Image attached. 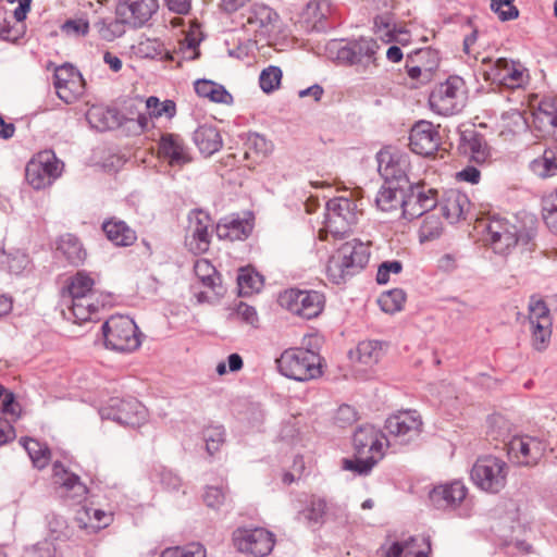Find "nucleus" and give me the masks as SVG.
<instances>
[{
	"label": "nucleus",
	"mask_w": 557,
	"mask_h": 557,
	"mask_svg": "<svg viewBox=\"0 0 557 557\" xmlns=\"http://www.w3.org/2000/svg\"><path fill=\"white\" fill-rule=\"evenodd\" d=\"M145 111H138L137 125L140 132L149 128L152 117L166 116L172 119L176 114V104L173 100L160 101L158 97L150 96L145 101Z\"/></svg>",
	"instance_id": "cd10ccee"
},
{
	"label": "nucleus",
	"mask_w": 557,
	"mask_h": 557,
	"mask_svg": "<svg viewBox=\"0 0 557 557\" xmlns=\"http://www.w3.org/2000/svg\"><path fill=\"white\" fill-rule=\"evenodd\" d=\"M63 162L53 151L38 152L26 165V180L35 189L50 186L62 173Z\"/></svg>",
	"instance_id": "9b49d317"
},
{
	"label": "nucleus",
	"mask_w": 557,
	"mask_h": 557,
	"mask_svg": "<svg viewBox=\"0 0 557 557\" xmlns=\"http://www.w3.org/2000/svg\"><path fill=\"white\" fill-rule=\"evenodd\" d=\"M534 236L535 232L532 227L518 230L515 224L510 223L509 227L500 231L499 239L495 238L491 247L499 255L508 253L516 246L521 247L522 251H530L534 246Z\"/></svg>",
	"instance_id": "4be33fe9"
},
{
	"label": "nucleus",
	"mask_w": 557,
	"mask_h": 557,
	"mask_svg": "<svg viewBox=\"0 0 557 557\" xmlns=\"http://www.w3.org/2000/svg\"><path fill=\"white\" fill-rule=\"evenodd\" d=\"M470 208L471 202L469 197L457 189L448 190L441 203L442 213L450 223L465 220Z\"/></svg>",
	"instance_id": "c85d7f7f"
},
{
	"label": "nucleus",
	"mask_w": 557,
	"mask_h": 557,
	"mask_svg": "<svg viewBox=\"0 0 557 557\" xmlns=\"http://www.w3.org/2000/svg\"><path fill=\"white\" fill-rule=\"evenodd\" d=\"M553 320H541L529 323L531 343L534 349L545 350L552 337Z\"/></svg>",
	"instance_id": "ea45409f"
},
{
	"label": "nucleus",
	"mask_w": 557,
	"mask_h": 557,
	"mask_svg": "<svg viewBox=\"0 0 557 557\" xmlns=\"http://www.w3.org/2000/svg\"><path fill=\"white\" fill-rule=\"evenodd\" d=\"M99 414L103 420H112L119 424L136 428L141 425L147 419L145 406L136 398L112 397L99 409Z\"/></svg>",
	"instance_id": "1a4fd4ad"
},
{
	"label": "nucleus",
	"mask_w": 557,
	"mask_h": 557,
	"mask_svg": "<svg viewBox=\"0 0 557 557\" xmlns=\"http://www.w3.org/2000/svg\"><path fill=\"white\" fill-rule=\"evenodd\" d=\"M515 0H491V9L497 13L499 20L510 21L519 15L518 9L513 5Z\"/></svg>",
	"instance_id": "052dcab7"
},
{
	"label": "nucleus",
	"mask_w": 557,
	"mask_h": 557,
	"mask_svg": "<svg viewBox=\"0 0 557 557\" xmlns=\"http://www.w3.org/2000/svg\"><path fill=\"white\" fill-rule=\"evenodd\" d=\"M53 86L58 97L67 104L77 101L85 92L83 75L69 63L55 67Z\"/></svg>",
	"instance_id": "f3484780"
},
{
	"label": "nucleus",
	"mask_w": 557,
	"mask_h": 557,
	"mask_svg": "<svg viewBox=\"0 0 557 557\" xmlns=\"http://www.w3.org/2000/svg\"><path fill=\"white\" fill-rule=\"evenodd\" d=\"M57 251L61 253L69 263L82 264L86 259V250L81 240L73 234L62 235L57 242Z\"/></svg>",
	"instance_id": "f704fd0d"
},
{
	"label": "nucleus",
	"mask_w": 557,
	"mask_h": 557,
	"mask_svg": "<svg viewBox=\"0 0 557 557\" xmlns=\"http://www.w3.org/2000/svg\"><path fill=\"white\" fill-rule=\"evenodd\" d=\"M160 557H207V550L200 543L165 548Z\"/></svg>",
	"instance_id": "8fccbe9b"
},
{
	"label": "nucleus",
	"mask_w": 557,
	"mask_h": 557,
	"mask_svg": "<svg viewBox=\"0 0 557 557\" xmlns=\"http://www.w3.org/2000/svg\"><path fill=\"white\" fill-rule=\"evenodd\" d=\"M158 8L157 0H129L116 7V15L132 27H141Z\"/></svg>",
	"instance_id": "393cba45"
},
{
	"label": "nucleus",
	"mask_w": 557,
	"mask_h": 557,
	"mask_svg": "<svg viewBox=\"0 0 557 557\" xmlns=\"http://www.w3.org/2000/svg\"><path fill=\"white\" fill-rule=\"evenodd\" d=\"M251 228L248 221L227 216L216 224L215 232L220 239L243 240L248 237Z\"/></svg>",
	"instance_id": "72a5a7b5"
},
{
	"label": "nucleus",
	"mask_w": 557,
	"mask_h": 557,
	"mask_svg": "<svg viewBox=\"0 0 557 557\" xmlns=\"http://www.w3.org/2000/svg\"><path fill=\"white\" fill-rule=\"evenodd\" d=\"M243 16L246 29L261 37H268L274 32L278 18L270 7L261 3L252 4Z\"/></svg>",
	"instance_id": "b1692460"
},
{
	"label": "nucleus",
	"mask_w": 557,
	"mask_h": 557,
	"mask_svg": "<svg viewBox=\"0 0 557 557\" xmlns=\"http://www.w3.org/2000/svg\"><path fill=\"white\" fill-rule=\"evenodd\" d=\"M126 22L123 18H106L95 23L94 27L99 37L106 41H113L125 33Z\"/></svg>",
	"instance_id": "79ce46f5"
},
{
	"label": "nucleus",
	"mask_w": 557,
	"mask_h": 557,
	"mask_svg": "<svg viewBox=\"0 0 557 557\" xmlns=\"http://www.w3.org/2000/svg\"><path fill=\"white\" fill-rule=\"evenodd\" d=\"M211 216L201 209H194L188 213V225L185 235V245L194 255L208 251L211 235Z\"/></svg>",
	"instance_id": "6ab92c4d"
},
{
	"label": "nucleus",
	"mask_w": 557,
	"mask_h": 557,
	"mask_svg": "<svg viewBox=\"0 0 557 557\" xmlns=\"http://www.w3.org/2000/svg\"><path fill=\"white\" fill-rule=\"evenodd\" d=\"M546 444L535 436H513L507 444L509 460L520 467H534L542 459Z\"/></svg>",
	"instance_id": "2eb2a0df"
},
{
	"label": "nucleus",
	"mask_w": 557,
	"mask_h": 557,
	"mask_svg": "<svg viewBox=\"0 0 557 557\" xmlns=\"http://www.w3.org/2000/svg\"><path fill=\"white\" fill-rule=\"evenodd\" d=\"M385 429L395 443L406 445L421 434L422 419L416 410L400 411L386 419Z\"/></svg>",
	"instance_id": "dca6fc26"
},
{
	"label": "nucleus",
	"mask_w": 557,
	"mask_h": 557,
	"mask_svg": "<svg viewBox=\"0 0 557 557\" xmlns=\"http://www.w3.org/2000/svg\"><path fill=\"white\" fill-rule=\"evenodd\" d=\"M486 76L492 83L508 89L522 88L529 82L527 69L521 63L505 58L497 59Z\"/></svg>",
	"instance_id": "aec40b11"
},
{
	"label": "nucleus",
	"mask_w": 557,
	"mask_h": 557,
	"mask_svg": "<svg viewBox=\"0 0 557 557\" xmlns=\"http://www.w3.org/2000/svg\"><path fill=\"white\" fill-rule=\"evenodd\" d=\"M403 271V263L398 260L384 261L379 265L376 273V282L380 285L387 284L391 274H399Z\"/></svg>",
	"instance_id": "e2e57ef3"
},
{
	"label": "nucleus",
	"mask_w": 557,
	"mask_h": 557,
	"mask_svg": "<svg viewBox=\"0 0 557 557\" xmlns=\"http://www.w3.org/2000/svg\"><path fill=\"white\" fill-rule=\"evenodd\" d=\"M88 30L89 23L85 18H71L61 25V32L67 36H85Z\"/></svg>",
	"instance_id": "0e129e2a"
},
{
	"label": "nucleus",
	"mask_w": 557,
	"mask_h": 557,
	"mask_svg": "<svg viewBox=\"0 0 557 557\" xmlns=\"http://www.w3.org/2000/svg\"><path fill=\"white\" fill-rule=\"evenodd\" d=\"M282 79V71L278 66L270 65L264 69L259 77L261 89L269 94L278 88Z\"/></svg>",
	"instance_id": "603ef678"
},
{
	"label": "nucleus",
	"mask_w": 557,
	"mask_h": 557,
	"mask_svg": "<svg viewBox=\"0 0 557 557\" xmlns=\"http://www.w3.org/2000/svg\"><path fill=\"white\" fill-rule=\"evenodd\" d=\"M110 119H113L111 111H106L99 107H92L87 112V120L90 125L99 131H106L111 127Z\"/></svg>",
	"instance_id": "13d9d810"
},
{
	"label": "nucleus",
	"mask_w": 557,
	"mask_h": 557,
	"mask_svg": "<svg viewBox=\"0 0 557 557\" xmlns=\"http://www.w3.org/2000/svg\"><path fill=\"white\" fill-rule=\"evenodd\" d=\"M193 139L199 151L206 157L219 151L223 145L218 128L207 124L199 126L194 132Z\"/></svg>",
	"instance_id": "2f4dec72"
},
{
	"label": "nucleus",
	"mask_w": 557,
	"mask_h": 557,
	"mask_svg": "<svg viewBox=\"0 0 557 557\" xmlns=\"http://www.w3.org/2000/svg\"><path fill=\"white\" fill-rule=\"evenodd\" d=\"M377 171L384 183L406 187L410 181L408 170L410 166L409 157L396 149L384 148L376 154Z\"/></svg>",
	"instance_id": "ddd939ff"
},
{
	"label": "nucleus",
	"mask_w": 557,
	"mask_h": 557,
	"mask_svg": "<svg viewBox=\"0 0 557 557\" xmlns=\"http://www.w3.org/2000/svg\"><path fill=\"white\" fill-rule=\"evenodd\" d=\"M406 187L386 184L381 187L376 197V207L383 212L400 211L404 215Z\"/></svg>",
	"instance_id": "c756f323"
},
{
	"label": "nucleus",
	"mask_w": 557,
	"mask_h": 557,
	"mask_svg": "<svg viewBox=\"0 0 557 557\" xmlns=\"http://www.w3.org/2000/svg\"><path fill=\"white\" fill-rule=\"evenodd\" d=\"M94 278L84 271H78L67 283V292L71 297V306L64 315L73 323L82 324L92 320L100 308L94 289ZM103 306V304H101Z\"/></svg>",
	"instance_id": "f03ea898"
},
{
	"label": "nucleus",
	"mask_w": 557,
	"mask_h": 557,
	"mask_svg": "<svg viewBox=\"0 0 557 557\" xmlns=\"http://www.w3.org/2000/svg\"><path fill=\"white\" fill-rule=\"evenodd\" d=\"M195 91L199 97L208 98L216 103L232 102V95L220 84L208 79H198L195 83Z\"/></svg>",
	"instance_id": "c9c22d12"
},
{
	"label": "nucleus",
	"mask_w": 557,
	"mask_h": 557,
	"mask_svg": "<svg viewBox=\"0 0 557 557\" xmlns=\"http://www.w3.org/2000/svg\"><path fill=\"white\" fill-rule=\"evenodd\" d=\"M437 190L424 183H409L405 193L404 216L412 220L422 216L437 206Z\"/></svg>",
	"instance_id": "a211bd4d"
},
{
	"label": "nucleus",
	"mask_w": 557,
	"mask_h": 557,
	"mask_svg": "<svg viewBox=\"0 0 557 557\" xmlns=\"http://www.w3.org/2000/svg\"><path fill=\"white\" fill-rule=\"evenodd\" d=\"M198 44L195 41V39H186V42L182 45L181 50L175 52V55H171V60H177L178 64H181V61L187 60L193 61L196 60L200 52L197 49Z\"/></svg>",
	"instance_id": "69168bd1"
},
{
	"label": "nucleus",
	"mask_w": 557,
	"mask_h": 557,
	"mask_svg": "<svg viewBox=\"0 0 557 557\" xmlns=\"http://www.w3.org/2000/svg\"><path fill=\"white\" fill-rule=\"evenodd\" d=\"M20 442L27 451L35 468L41 470L49 463L51 453L46 444H41L32 437L21 438Z\"/></svg>",
	"instance_id": "58836bf2"
},
{
	"label": "nucleus",
	"mask_w": 557,
	"mask_h": 557,
	"mask_svg": "<svg viewBox=\"0 0 557 557\" xmlns=\"http://www.w3.org/2000/svg\"><path fill=\"white\" fill-rule=\"evenodd\" d=\"M358 205L346 196L335 197L326 202L325 227L335 235L346 234L357 223Z\"/></svg>",
	"instance_id": "f8f14e48"
},
{
	"label": "nucleus",
	"mask_w": 557,
	"mask_h": 557,
	"mask_svg": "<svg viewBox=\"0 0 557 557\" xmlns=\"http://www.w3.org/2000/svg\"><path fill=\"white\" fill-rule=\"evenodd\" d=\"M52 470L53 484L60 497L71 499L76 504H81L85 500L88 488L77 474L70 472L59 461L53 463Z\"/></svg>",
	"instance_id": "412c9836"
},
{
	"label": "nucleus",
	"mask_w": 557,
	"mask_h": 557,
	"mask_svg": "<svg viewBox=\"0 0 557 557\" xmlns=\"http://www.w3.org/2000/svg\"><path fill=\"white\" fill-rule=\"evenodd\" d=\"M468 488L461 481H453L450 483L435 486L430 492V502L437 509H455L466 498Z\"/></svg>",
	"instance_id": "a878e982"
},
{
	"label": "nucleus",
	"mask_w": 557,
	"mask_h": 557,
	"mask_svg": "<svg viewBox=\"0 0 557 557\" xmlns=\"http://www.w3.org/2000/svg\"><path fill=\"white\" fill-rule=\"evenodd\" d=\"M247 152H255L258 157L264 158L272 151V144L262 135L253 133L248 136Z\"/></svg>",
	"instance_id": "6e6d98bb"
},
{
	"label": "nucleus",
	"mask_w": 557,
	"mask_h": 557,
	"mask_svg": "<svg viewBox=\"0 0 557 557\" xmlns=\"http://www.w3.org/2000/svg\"><path fill=\"white\" fill-rule=\"evenodd\" d=\"M102 230L107 238L116 246H131L136 239V232L132 230L124 221L112 218L104 221Z\"/></svg>",
	"instance_id": "473e14b6"
},
{
	"label": "nucleus",
	"mask_w": 557,
	"mask_h": 557,
	"mask_svg": "<svg viewBox=\"0 0 557 557\" xmlns=\"http://www.w3.org/2000/svg\"><path fill=\"white\" fill-rule=\"evenodd\" d=\"M507 474V463L495 456L478 458L470 472L473 484L491 494H496L505 487Z\"/></svg>",
	"instance_id": "0eeeda50"
},
{
	"label": "nucleus",
	"mask_w": 557,
	"mask_h": 557,
	"mask_svg": "<svg viewBox=\"0 0 557 557\" xmlns=\"http://www.w3.org/2000/svg\"><path fill=\"white\" fill-rule=\"evenodd\" d=\"M463 140L466 141L465 150L471 154V158L476 163H483L486 161L488 151L485 141L480 135L471 133L469 137L465 135Z\"/></svg>",
	"instance_id": "49530a36"
},
{
	"label": "nucleus",
	"mask_w": 557,
	"mask_h": 557,
	"mask_svg": "<svg viewBox=\"0 0 557 557\" xmlns=\"http://www.w3.org/2000/svg\"><path fill=\"white\" fill-rule=\"evenodd\" d=\"M406 70L408 76L413 79L418 81L421 84H425L432 79V75L428 72V69L423 67L422 65L418 63H411L410 60H407Z\"/></svg>",
	"instance_id": "338daca9"
},
{
	"label": "nucleus",
	"mask_w": 557,
	"mask_h": 557,
	"mask_svg": "<svg viewBox=\"0 0 557 557\" xmlns=\"http://www.w3.org/2000/svg\"><path fill=\"white\" fill-rule=\"evenodd\" d=\"M278 304L290 313L309 320L322 312L324 296L317 290L289 288L280 294Z\"/></svg>",
	"instance_id": "9d476101"
},
{
	"label": "nucleus",
	"mask_w": 557,
	"mask_h": 557,
	"mask_svg": "<svg viewBox=\"0 0 557 557\" xmlns=\"http://www.w3.org/2000/svg\"><path fill=\"white\" fill-rule=\"evenodd\" d=\"M206 449L209 455H214L225 441V431L222 425H209L202 431Z\"/></svg>",
	"instance_id": "de8ad7c7"
},
{
	"label": "nucleus",
	"mask_w": 557,
	"mask_h": 557,
	"mask_svg": "<svg viewBox=\"0 0 557 557\" xmlns=\"http://www.w3.org/2000/svg\"><path fill=\"white\" fill-rule=\"evenodd\" d=\"M510 222L499 215H492L484 222V230L486 231V240L490 245L494 242L495 238L499 239L500 231H504L505 227H509Z\"/></svg>",
	"instance_id": "bf43d9fd"
},
{
	"label": "nucleus",
	"mask_w": 557,
	"mask_h": 557,
	"mask_svg": "<svg viewBox=\"0 0 557 557\" xmlns=\"http://www.w3.org/2000/svg\"><path fill=\"white\" fill-rule=\"evenodd\" d=\"M332 509L333 507L329 506L324 499L313 497L301 515L310 524H320L332 515Z\"/></svg>",
	"instance_id": "a19ab883"
},
{
	"label": "nucleus",
	"mask_w": 557,
	"mask_h": 557,
	"mask_svg": "<svg viewBox=\"0 0 557 557\" xmlns=\"http://www.w3.org/2000/svg\"><path fill=\"white\" fill-rule=\"evenodd\" d=\"M329 53L339 63L360 64L364 67L375 65V54L380 49L379 44L367 37L358 40L345 42L344 40H335L329 45Z\"/></svg>",
	"instance_id": "6e6552de"
},
{
	"label": "nucleus",
	"mask_w": 557,
	"mask_h": 557,
	"mask_svg": "<svg viewBox=\"0 0 557 557\" xmlns=\"http://www.w3.org/2000/svg\"><path fill=\"white\" fill-rule=\"evenodd\" d=\"M440 144V133L431 122L419 121L410 131L409 146L417 154L429 157L438 149Z\"/></svg>",
	"instance_id": "5701e85b"
},
{
	"label": "nucleus",
	"mask_w": 557,
	"mask_h": 557,
	"mask_svg": "<svg viewBox=\"0 0 557 557\" xmlns=\"http://www.w3.org/2000/svg\"><path fill=\"white\" fill-rule=\"evenodd\" d=\"M467 99L468 92L465 81L460 76L451 75L432 89L429 96V104L436 114L450 116L463 110Z\"/></svg>",
	"instance_id": "39448f33"
},
{
	"label": "nucleus",
	"mask_w": 557,
	"mask_h": 557,
	"mask_svg": "<svg viewBox=\"0 0 557 557\" xmlns=\"http://www.w3.org/2000/svg\"><path fill=\"white\" fill-rule=\"evenodd\" d=\"M159 153L171 166H183L191 161L189 149L176 134L168 133L161 136Z\"/></svg>",
	"instance_id": "bb28decb"
},
{
	"label": "nucleus",
	"mask_w": 557,
	"mask_h": 557,
	"mask_svg": "<svg viewBox=\"0 0 557 557\" xmlns=\"http://www.w3.org/2000/svg\"><path fill=\"white\" fill-rule=\"evenodd\" d=\"M370 259V247L368 243L359 239H352L344 243L334 252L327 262V277L335 284L345 282L347 276H351L366 268Z\"/></svg>",
	"instance_id": "7ed1b4c3"
},
{
	"label": "nucleus",
	"mask_w": 557,
	"mask_h": 557,
	"mask_svg": "<svg viewBox=\"0 0 557 557\" xmlns=\"http://www.w3.org/2000/svg\"><path fill=\"white\" fill-rule=\"evenodd\" d=\"M406 301V293L400 288L383 293L379 298L381 309L386 313H395L403 309Z\"/></svg>",
	"instance_id": "c03bdc74"
},
{
	"label": "nucleus",
	"mask_w": 557,
	"mask_h": 557,
	"mask_svg": "<svg viewBox=\"0 0 557 557\" xmlns=\"http://www.w3.org/2000/svg\"><path fill=\"white\" fill-rule=\"evenodd\" d=\"M280 373L288 379L305 382L322 374L320 356L305 348H288L276 359Z\"/></svg>",
	"instance_id": "20e7f679"
},
{
	"label": "nucleus",
	"mask_w": 557,
	"mask_h": 557,
	"mask_svg": "<svg viewBox=\"0 0 557 557\" xmlns=\"http://www.w3.org/2000/svg\"><path fill=\"white\" fill-rule=\"evenodd\" d=\"M55 547L49 541H42L27 550V557H54Z\"/></svg>",
	"instance_id": "774afa93"
},
{
	"label": "nucleus",
	"mask_w": 557,
	"mask_h": 557,
	"mask_svg": "<svg viewBox=\"0 0 557 557\" xmlns=\"http://www.w3.org/2000/svg\"><path fill=\"white\" fill-rule=\"evenodd\" d=\"M238 552L252 557L268 556L275 544L274 534L264 528H239L233 532Z\"/></svg>",
	"instance_id": "4468645a"
},
{
	"label": "nucleus",
	"mask_w": 557,
	"mask_h": 557,
	"mask_svg": "<svg viewBox=\"0 0 557 557\" xmlns=\"http://www.w3.org/2000/svg\"><path fill=\"white\" fill-rule=\"evenodd\" d=\"M104 345L115 351L129 352L140 346L136 323L126 315H112L102 325Z\"/></svg>",
	"instance_id": "423d86ee"
},
{
	"label": "nucleus",
	"mask_w": 557,
	"mask_h": 557,
	"mask_svg": "<svg viewBox=\"0 0 557 557\" xmlns=\"http://www.w3.org/2000/svg\"><path fill=\"white\" fill-rule=\"evenodd\" d=\"M352 441L356 459H343V469L367 475L383 458L388 440L379 429L366 424L356 430Z\"/></svg>",
	"instance_id": "f257e3e1"
},
{
	"label": "nucleus",
	"mask_w": 557,
	"mask_h": 557,
	"mask_svg": "<svg viewBox=\"0 0 557 557\" xmlns=\"http://www.w3.org/2000/svg\"><path fill=\"white\" fill-rule=\"evenodd\" d=\"M413 540L410 542H395L386 552V557H428L422 550L413 548Z\"/></svg>",
	"instance_id": "4d7b16f0"
},
{
	"label": "nucleus",
	"mask_w": 557,
	"mask_h": 557,
	"mask_svg": "<svg viewBox=\"0 0 557 557\" xmlns=\"http://www.w3.org/2000/svg\"><path fill=\"white\" fill-rule=\"evenodd\" d=\"M442 233V222L438 216L431 214L428 215L420 227L419 237L420 242H429L437 238Z\"/></svg>",
	"instance_id": "5fc2aeb1"
},
{
	"label": "nucleus",
	"mask_w": 557,
	"mask_h": 557,
	"mask_svg": "<svg viewBox=\"0 0 557 557\" xmlns=\"http://www.w3.org/2000/svg\"><path fill=\"white\" fill-rule=\"evenodd\" d=\"M357 354L361 363L374 364L382 357V344L377 341H363L358 344Z\"/></svg>",
	"instance_id": "a18cd8bd"
},
{
	"label": "nucleus",
	"mask_w": 557,
	"mask_h": 557,
	"mask_svg": "<svg viewBox=\"0 0 557 557\" xmlns=\"http://www.w3.org/2000/svg\"><path fill=\"white\" fill-rule=\"evenodd\" d=\"M409 60L411 63H418L428 69V72L433 76L434 71L440 64V54L438 51L430 48L421 49L410 54Z\"/></svg>",
	"instance_id": "3c124183"
},
{
	"label": "nucleus",
	"mask_w": 557,
	"mask_h": 557,
	"mask_svg": "<svg viewBox=\"0 0 557 557\" xmlns=\"http://www.w3.org/2000/svg\"><path fill=\"white\" fill-rule=\"evenodd\" d=\"M227 488L223 485L207 486L203 494V502L207 507L218 510L227 499Z\"/></svg>",
	"instance_id": "864d4df0"
},
{
	"label": "nucleus",
	"mask_w": 557,
	"mask_h": 557,
	"mask_svg": "<svg viewBox=\"0 0 557 557\" xmlns=\"http://www.w3.org/2000/svg\"><path fill=\"white\" fill-rule=\"evenodd\" d=\"M237 283L242 294L258 292L263 285L262 276L250 269L239 270Z\"/></svg>",
	"instance_id": "09e8293b"
},
{
	"label": "nucleus",
	"mask_w": 557,
	"mask_h": 557,
	"mask_svg": "<svg viewBox=\"0 0 557 557\" xmlns=\"http://www.w3.org/2000/svg\"><path fill=\"white\" fill-rule=\"evenodd\" d=\"M541 320H552L550 311L546 304L535 296H532L529 301V323Z\"/></svg>",
	"instance_id": "680f3d73"
},
{
	"label": "nucleus",
	"mask_w": 557,
	"mask_h": 557,
	"mask_svg": "<svg viewBox=\"0 0 557 557\" xmlns=\"http://www.w3.org/2000/svg\"><path fill=\"white\" fill-rule=\"evenodd\" d=\"M397 23L392 13H382L376 15L373 21L374 33L380 37L384 44L393 42L394 33L396 32Z\"/></svg>",
	"instance_id": "37998d69"
},
{
	"label": "nucleus",
	"mask_w": 557,
	"mask_h": 557,
	"mask_svg": "<svg viewBox=\"0 0 557 557\" xmlns=\"http://www.w3.org/2000/svg\"><path fill=\"white\" fill-rule=\"evenodd\" d=\"M531 171L541 178L557 175V149L549 148L530 163Z\"/></svg>",
	"instance_id": "e433bc0d"
},
{
	"label": "nucleus",
	"mask_w": 557,
	"mask_h": 557,
	"mask_svg": "<svg viewBox=\"0 0 557 557\" xmlns=\"http://www.w3.org/2000/svg\"><path fill=\"white\" fill-rule=\"evenodd\" d=\"M535 126L546 134H555L557 131V98L546 97L539 103L533 113Z\"/></svg>",
	"instance_id": "7c9ffc66"
},
{
	"label": "nucleus",
	"mask_w": 557,
	"mask_h": 557,
	"mask_svg": "<svg viewBox=\"0 0 557 557\" xmlns=\"http://www.w3.org/2000/svg\"><path fill=\"white\" fill-rule=\"evenodd\" d=\"M194 270L196 276L205 287L212 290L214 295L220 294V275L218 274L215 268L210 263V261L206 259H200L196 261Z\"/></svg>",
	"instance_id": "4c0bfd02"
}]
</instances>
